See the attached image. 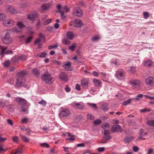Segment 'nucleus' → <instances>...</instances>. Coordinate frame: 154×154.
<instances>
[{"instance_id": "obj_1", "label": "nucleus", "mask_w": 154, "mask_h": 154, "mask_svg": "<svg viewBox=\"0 0 154 154\" xmlns=\"http://www.w3.org/2000/svg\"><path fill=\"white\" fill-rule=\"evenodd\" d=\"M25 75V73L24 71H21L17 73V82L15 86L16 87H20L22 84L25 83V80L23 76Z\"/></svg>"}, {"instance_id": "obj_2", "label": "nucleus", "mask_w": 154, "mask_h": 154, "mask_svg": "<svg viewBox=\"0 0 154 154\" xmlns=\"http://www.w3.org/2000/svg\"><path fill=\"white\" fill-rule=\"evenodd\" d=\"M42 78L43 80L48 84H51L54 80L49 74H45L42 76Z\"/></svg>"}, {"instance_id": "obj_3", "label": "nucleus", "mask_w": 154, "mask_h": 154, "mask_svg": "<svg viewBox=\"0 0 154 154\" xmlns=\"http://www.w3.org/2000/svg\"><path fill=\"white\" fill-rule=\"evenodd\" d=\"M2 41L5 44H7L11 42L12 39L10 37V33H6L3 37L2 38Z\"/></svg>"}, {"instance_id": "obj_4", "label": "nucleus", "mask_w": 154, "mask_h": 154, "mask_svg": "<svg viewBox=\"0 0 154 154\" xmlns=\"http://www.w3.org/2000/svg\"><path fill=\"white\" fill-rule=\"evenodd\" d=\"M125 72L121 69H118L116 72L115 76L119 80L123 79L125 76Z\"/></svg>"}, {"instance_id": "obj_5", "label": "nucleus", "mask_w": 154, "mask_h": 154, "mask_svg": "<svg viewBox=\"0 0 154 154\" xmlns=\"http://www.w3.org/2000/svg\"><path fill=\"white\" fill-rule=\"evenodd\" d=\"M71 105L75 108L78 109H83L84 106L83 103L82 102L77 103L75 102H74L72 103Z\"/></svg>"}, {"instance_id": "obj_6", "label": "nucleus", "mask_w": 154, "mask_h": 154, "mask_svg": "<svg viewBox=\"0 0 154 154\" xmlns=\"http://www.w3.org/2000/svg\"><path fill=\"white\" fill-rule=\"evenodd\" d=\"M129 83L132 87L135 88L139 87L140 83V81L136 79H131Z\"/></svg>"}, {"instance_id": "obj_7", "label": "nucleus", "mask_w": 154, "mask_h": 154, "mask_svg": "<svg viewBox=\"0 0 154 154\" xmlns=\"http://www.w3.org/2000/svg\"><path fill=\"white\" fill-rule=\"evenodd\" d=\"M73 13L78 17H81L83 14L82 11L79 7L75 8L73 11Z\"/></svg>"}, {"instance_id": "obj_8", "label": "nucleus", "mask_w": 154, "mask_h": 154, "mask_svg": "<svg viewBox=\"0 0 154 154\" xmlns=\"http://www.w3.org/2000/svg\"><path fill=\"white\" fill-rule=\"evenodd\" d=\"M111 131L113 132H121L123 131L120 126L118 125H116L112 126L111 128Z\"/></svg>"}, {"instance_id": "obj_9", "label": "nucleus", "mask_w": 154, "mask_h": 154, "mask_svg": "<svg viewBox=\"0 0 154 154\" xmlns=\"http://www.w3.org/2000/svg\"><path fill=\"white\" fill-rule=\"evenodd\" d=\"M69 111L66 109H64L59 113L60 116L61 117H66L70 114Z\"/></svg>"}, {"instance_id": "obj_10", "label": "nucleus", "mask_w": 154, "mask_h": 154, "mask_svg": "<svg viewBox=\"0 0 154 154\" xmlns=\"http://www.w3.org/2000/svg\"><path fill=\"white\" fill-rule=\"evenodd\" d=\"M3 25L6 26H11L14 25V21L12 20H5L3 21Z\"/></svg>"}, {"instance_id": "obj_11", "label": "nucleus", "mask_w": 154, "mask_h": 154, "mask_svg": "<svg viewBox=\"0 0 154 154\" xmlns=\"http://www.w3.org/2000/svg\"><path fill=\"white\" fill-rule=\"evenodd\" d=\"M59 78L64 82H66L68 80V76L64 72H61L60 73Z\"/></svg>"}, {"instance_id": "obj_12", "label": "nucleus", "mask_w": 154, "mask_h": 154, "mask_svg": "<svg viewBox=\"0 0 154 154\" xmlns=\"http://www.w3.org/2000/svg\"><path fill=\"white\" fill-rule=\"evenodd\" d=\"M16 101L20 104L25 105L26 103V101L21 98L18 97L16 99Z\"/></svg>"}, {"instance_id": "obj_13", "label": "nucleus", "mask_w": 154, "mask_h": 154, "mask_svg": "<svg viewBox=\"0 0 154 154\" xmlns=\"http://www.w3.org/2000/svg\"><path fill=\"white\" fill-rule=\"evenodd\" d=\"M37 14L36 13H33L32 14H30L28 15L27 18L28 20L32 21L35 20V18L37 17Z\"/></svg>"}, {"instance_id": "obj_14", "label": "nucleus", "mask_w": 154, "mask_h": 154, "mask_svg": "<svg viewBox=\"0 0 154 154\" xmlns=\"http://www.w3.org/2000/svg\"><path fill=\"white\" fill-rule=\"evenodd\" d=\"M154 78L151 76L148 77L145 79V82L146 84L147 85H151L153 84Z\"/></svg>"}, {"instance_id": "obj_15", "label": "nucleus", "mask_w": 154, "mask_h": 154, "mask_svg": "<svg viewBox=\"0 0 154 154\" xmlns=\"http://www.w3.org/2000/svg\"><path fill=\"white\" fill-rule=\"evenodd\" d=\"M75 27H80L83 25V23L81 20L79 19H75L74 20Z\"/></svg>"}, {"instance_id": "obj_16", "label": "nucleus", "mask_w": 154, "mask_h": 154, "mask_svg": "<svg viewBox=\"0 0 154 154\" xmlns=\"http://www.w3.org/2000/svg\"><path fill=\"white\" fill-rule=\"evenodd\" d=\"M126 69L127 71L131 74H133L135 73L136 71V68L134 66H129L126 67Z\"/></svg>"}, {"instance_id": "obj_17", "label": "nucleus", "mask_w": 154, "mask_h": 154, "mask_svg": "<svg viewBox=\"0 0 154 154\" xmlns=\"http://www.w3.org/2000/svg\"><path fill=\"white\" fill-rule=\"evenodd\" d=\"M88 83L87 80L85 79H83L81 81V85L84 88H86L88 86Z\"/></svg>"}, {"instance_id": "obj_18", "label": "nucleus", "mask_w": 154, "mask_h": 154, "mask_svg": "<svg viewBox=\"0 0 154 154\" xmlns=\"http://www.w3.org/2000/svg\"><path fill=\"white\" fill-rule=\"evenodd\" d=\"M104 136L103 138L105 139L109 140L111 138V137L109 134V132L108 130H105L104 132Z\"/></svg>"}, {"instance_id": "obj_19", "label": "nucleus", "mask_w": 154, "mask_h": 154, "mask_svg": "<svg viewBox=\"0 0 154 154\" xmlns=\"http://www.w3.org/2000/svg\"><path fill=\"white\" fill-rule=\"evenodd\" d=\"M71 63L69 62L63 65V67L69 71H71L72 70V69L71 66Z\"/></svg>"}, {"instance_id": "obj_20", "label": "nucleus", "mask_w": 154, "mask_h": 154, "mask_svg": "<svg viewBox=\"0 0 154 154\" xmlns=\"http://www.w3.org/2000/svg\"><path fill=\"white\" fill-rule=\"evenodd\" d=\"M28 109V107L26 106V107H24L23 106L21 107V108L19 109V111L22 112L24 114H28L29 113Z\"/></svg>"}, {"instance_id": "obj_21", "label": "nucleus", "mask_w": 154, "mask_h": 154, "mask_svg": "<svg viewBox=\"0 0 154 154\" xmlns=\"http://www.w3.org/2000/svg\"><path fill=\"white\" fill-rule=\"evenodd\" d=\"M8 11L11 14H17V13L16 9L11 7H9L7 8Z\"/></svg>"}, {"instance_id": "obj_22", "label": "nucleus", "mask_w": 154, "mask_h": 154, "mask_svg": "<svg viewBox=\"0 0 154 154\" xmlns=\"http://www.w3.org/2000/svg\"><path fill=\"white\" fill-rule=\"evenodd\" d=\"M7 48L5 46L0 45V52L1 55L3 56L5 54V51L6 50Z\"/></svg>"}, {"instance_id": "obj_23", "label": "nucleus", "mask_w": 154, "mask_h": 154, "mask_svg": "<svg viewBox=\"0 0 154 154\" xmlns=\"http://www.w3.org/2000/svg\"><path fill=\"white\" fill-rule=\"evenodd\" d=\"M67 38L69 39H72L74 37V35L72 32H67L66 35Z\"/></svg>"}, {"instance_id": "obj_24", "label": "nucleus", "mask_w": 154, "mask_h": 154, "mask_svg": "<svg viewBox=\"0 0 154 154\" xmlns=\"http://www.w3.org/2000/svg\"><path fill=\"white\" fill-rule=\"evenodd\" d=\"M144 133L143 129H141L139 136L138 137L139 139L145 140L146 139L145 138L142 137L143 136V135H144Z\"/></svg>"}, {"instance_id": "obj_25", "label": "nucleus", "mask_w": 154, "mask_h": 154, "mask_svg": "<svg viewBox=\"0 0 154 154\" xmlns=\"http://www.w3.org/2000/svg\"><path fill=\"white\" fill-rule=\"evenodd\" d=\"M153 63L151 60H149L144 63V65L146 66L151 67L153 66Z\"/></svg>"}, {"instance_id": "obj_26", "label": "nucleus", "mask_w": 154, "mask_h": 154, "mask_svg": "<svg viewBox=\"0 0 154 154\" xmlns=\"http://www.w3.org/2000/svg\"><path fill=\"white\" fill-rule=\"evenodd\" d=\"M93 82L96 87H98L100 86L102 83V82L100 80L97 79H94Z\"/></svg>"}, {"instance_id": "obj_27", "label": "nucleus", "mask_w": 154, "mask_h": 154, "mask_svg": "<svg viewBox=\"0 0 154 154\" xmlns=\"http://www.w3.org/2000/svg\"><path fill=\"white\" fill-rule=\"evenodd\" d=\"M17 25L20 30L22 29L25 27V25L23 23L21 22H18L17 24Z\"/></svg>"}, {"instance_id": "obj_28", "label": "nucleus", "mask_w": 154, "mask_h": 154, "mask_svg": "<svg viewBox=\"0 0 154 154\" xmlns=\"http://www.w3.org/2000/svg\"><path fill=\"white\" fill-rule=\"evenodd\" d=\"M51 6V4L46 3L42 5V8L43 10H45L48 9Z\"/></svg>"}, {"instance_id": "obj_29", "label": "nucleus", "mask_w": 154, "mask_h": 154, "mask_svg": "<svg viewBox=\"0 0 154 154\" xmlns=\"http://www.w3.org/2000/svg\"><path fill=\"white\" fill-rule=\"evenodd\" d=\"M27 58L26 56L24 54H22L19 56L17 58L20 59L21 61H24L26 60Z\"/></svg>"}, {"instance_id": "obj_30", "label": "nucleus", "mask_w": 154, "mask_h": 154, "mask_svg": "<svg viewBox=\"0 0 154 154\" xmlns=\"http://www.w3.org/2000/svg\"><path fill=\"white\" fill-rule=\"evenodd\" d=\"M134 137L133 136L127 137L125 138V141L126 143H128L130 141L134 139Z\"/></svg>"}, {"instance_id": "obj_31", "label": "nucleus", "mask_w": 154, "mask_h": 154, "mask_svg": "<svg viewBox=\"0 0 154 154\" xmlns=\"http://www.w3.org/2000/svg\"><path fill=\"white\" fill-rule=\"evenodd\" d=\"M101 127L103 129L105 130L109 128V125L108 123H103Z\"/></svg>"}, {"instance_id": "obj_32", "label": "nucleus", "mask_w": 154, "mask_h": 154, "mask_svg": "<svg viewBox=\"0 0 154 154\" xmlns=\"http://www.w3.org/2000/svg\"><path fill=\"white\" fill-rule=\"evenodd\" d=\"M62 43L66 45H68L70 43V42L66 38H63L62 40Z\"/></svg>"}, {"instance_id": "obj_33", "label": "nucleus", "mask_w": 154, "mask_h": 154, "mask_svg": "<svg viewBox=\"0 0 154 154\" xmlns=\"http://www.w3.org/2000/svg\"><path fill=\"white\" fill-rule=\"evenodd\" d=\"M32 72L37 77L39 76L40 72L39 71L36 69L34 68L32 70Z\"/></svg>"}, {"instance_id": "obj_34", "label": "nucleus", "mask_w": 154, "mask_h": 154, "mask_svg": "<svg viewBox=\"0 0 154 154\" xmlns=\"http://www.w3.org/2000/svg\"><path fill=\"white\" fill-rule=\"evenodd\" d=\"M147 124L151 126H154V120H149L147 122Z\"/></svg>"}, {"instance_id": "obj_35", "label": "nucleus", "mask_w": 154, "mask_h": 154, "mask_svg": "<svg viewBox=\"0 0 154 154\" xmlns=\"http://www.w3.org/2000/svg\"><path fill=\"white\" fill-rule=\"evenodd\" d=\"M47 55V54L45 52H42L41 54L37 55V56L40 58H45Z\"/></svg>"}, {"instance_id": "obj_36", "label": "nucleus", "mask_w": 154, "mask_h": 154, "mask_svg": "<svg viewBox=\"0 0 154 154\" xmlns=\"http://www.w3.org/2000/svg\"><path fill=\"white\" fill-rule=\"evenodd\" d=\"M29 122V119L27 118H24L21 119V122L22 123L26 124Z\"/></svg>"}, {"instance_id": "obj_37", "label": "nucleus", "mask_w": 154, "mask_h": 154, "mask_svg": "<svg viewBox=\"0 0 154 154\" xmlns=\"http://www.w3.org/2000/svg\"><path fill=\"white\" fill-rule=\"evenodd\" d=\"M22 139L24 142H28L29 140V138L24 136H22Z\"/></svg>"}, {"instance_id": "obj_38", "label": "nucleus", "mask_w": 154, "mask_h": 154, "mask_svg": "<svg viewBox=\"0 0 154 154\" xmlns=\"http://www.w3.org/2000/svg\"><path fill=\"white\" fill-rule=\"evenodd\" d=\"M38 103L45 106L47 104V102L44 100H42L41 101L38 102Z\"/></svg>"}, {"instance_id": "obj_39", "label": "nucleus", "mask_w": 154, "mask_h": 154, "mask_svg": "<svg viewBox=\"0 0 154 154\" xmlns=\"http://www.w3.org/2000/svg\"><path fill=\"white\" fill-rule=\"evenodd\" d=\"M87 104L89 106L92 107L94 109H96L97 108L96 105L95 103H88Z\"/></svg>"}, {"instance_id": "obj_40", "label": "nucleus", "mask_w": 154, "mask_h": 154, "mask_svg": "<svg viewBox=\"0 0 154 154\" xmlns=\"http://www.w3.org/2000/svg\"><path fill=\"white\" fill-rule=\"evenodd\" d=\"M13 141L15 143H18L19 142L18 137L17 136L14 137L12 138Z\"/></svg>"}, {"instance_id": "obj_41", "label": "nucleus", "mask_w": 154, "mask_h": 154, "mask_svg": "<svg viewBox=\"0 0 154 154\" xmlns=\"http://www.w3.org/2000/svg\"><path fill=\"white\" fill-rule=\"evenodd\" d=\"M32 37L30 36L27 38L26 39V44L30 43L32 38Z\"/></svg>"}, {"instance_id": "obj_42", "label": "nucleus", "mask_w": 154, "mask_h": 154, "mask_svg": "<svg viewBox=\"0 0 154 154\" xmlns=\"http://www.w3.org/2000/svg\"><path fill=\"white\" fill-rule=\"evenodd\" d=\"M102 109L104 111H106L108 110V109L107 106L105 105H102L101 106Z\"/></svg>"}, {"instance_id": "obj_43", "label": "nucleus", "mask_w": 154, "mask_h": 154, "mask_svg": "<svg viewBox=\"0 0 154 154\" xmlns=\"http://www.w3.org/2000/svg\"><path fill=\"white\" fill-rule=\"evenodd\" d=\"M12 31L13 32H19L21 31V30L17 27H14L12 29Z\"/></svg>"}, {"instance_id": "obj_44", "label": "nucleus", "mask_w": 154, "mask_h": 154, "mask_svg": "<svg viewBox=\"0 0 154 154\" xmlns=\"http://www.w3.org/2000/svg\"><path fill=\"white\" fill-rule=\"evenodd\" d=\"M6 16L5 14L3 13H0V20H2L6 18Z\"/></svg>"}, {"instance_id": "obj_45", "label": "nucleus", "mask_w": 154, "mask_h": 154, "mask_svg": "<svg viewBox=\"0 0 154 154\" xmlns=\"http://www.w3.org/2000/svg\"><path fill=\"white\" fill-rule=\"evenodd\" d=\"M10 64V62L9 60H6L4 63V66L5 67L9 66Z\"/></svg>"}, {"instance_id": "obj_46", "label": "nucleus", "mask_w": 154, "mask_h": 154, "mask_svg": "<svg viewBox=\"0 0 154 154\" xmlns=\"http://www.w3.org/2000/svg\"><path fill=\"white\" fill-rule=\"evenodd\" d=\"M16 152L14 153V154H16L17 153H23L22 151V149L20 148H18L16 149Z\"/></svg>"}, {"instance_id": "obj_47", "label": "nucleus", "mask_w": 154, "mask_h": 154, "mask_svg": "<svg viewBox=\"0 0 154 154\" xmlns=\"http://www.w3.org/2000/svg\"><path fill=\"white\" fill-rule=\"evenodd\" d=\"M101 122V121L99 119H97V120H95L94 122V125H97L100 124Z\"/></svg>"}, {"instance_id": "obj_48", "label": "nucleus", "mask_w": 154, "mask_h": 154, "mask_svg": "<svg viewBox=\"0 0 154 154\" xmlns=\"http://www.w3.org/2000/svg\"><path fill=\"white\" fill-rule=\"evenodd\" d=\"M75 136V135L72 134L70 137L68 138H66V140H74L75 139L74 137Z\"/></svg>"}, {"instance_id": "obj_49", "label": "nucleus", "mask_w": 154, "mask_h": 154, "mask_svg": "<svg viewBox=\"0 0 154 154\" xmlns=\"http://www.w3.org/2000/svg\"><path fill=\"white\" fill-rule=\"evenodd\" d=\"M143 17L144 19H147L149 17V14L147 12H144L143 13Z\"/></svg>"}, {"instance_id": "obj_50", "label": "nucleus", "mask_w": 154, "mask_h": 154, "mask_svg": "<svg viewBox=\"0 0 154 154\" xmlns=\"http://www.w3.org/2000/svg\"><path fill=\"white\" fill-rule=\"evenodd\" d=\"M131 101V99H128L123 102V104L124 106H126L130 103Z\"/></svg>"}, {"instance_id": "obj_51", "label": "nucleus", "mask_w": 154, "mask_h": 154, "mask_svg": "<svg viewBox=\"0 0 154 154\" xmlns=\"http://www.w3.org/2000/svg\"><path fill=\"white\" fill-rule=\"evenodd\" d=\"M143 96V95L142 94H140L136 96L135 99L137 100H139L140 98H142Z\"/></svg>"}, {"instance_id": "obj_52", "label": "nucleus", "mask_w": 154, "mask_h": 154, "mask_svg": "<svg viewBox=\"0 0 154 154\" xmlns=\"http://www.w3.org/2000/svg\"><path fill=\"white\" fill-rule=\"evenodd\" d=\"M59 12L61 14V18L63 19H64L66 18V16L64 15V13L61 11H59Z\"/></svg>"}, {"instance_id": "obj_53", "label": "nucleus", "mask_w": 154, "mask_h": 154, "mask_svg": "<svg viewBox=\"0 0 154 154\" xmlns=\"http://www.w3.org/2000/svg\"><path fill=\"white\" fill-rule=\"evenodd\" d=\"M119 60L116 59L115 61H112L111 63L112 64H114L116 65H117L119 64Z\"/></svg>"}, {"instance_id": "obj_54", "label": "nucleus", "mask_w": 154, "mask_h": 154, "mask_svg": "<svg viewBox=\"0 0 154 154\" xmlns=\"http://www.w3.org/2000/svg\"><path fill=\"white\" fill-rule=\"evenodd\" d=\"M51 19H47L43 22V24L44 25H47L49 23L51 22Z\"/></svg>"}, {"instance_id": "obj_55", "label": "nucleus", "mask_w": 154, "mask_h": 154, "mask_svg": "<svg viewBox=\"0 0 154 154\" xmlns=\"http://www.w3.org/2000/svg\"><path fill=\"white\" fill-rule=\"evenodd\" d=\"M100 38L99 36H95L92 38V40L93 41L96 42L97 41L100 39Z\"/></svg>"}, {"instance_id": "obj_56", "label": "nucleus", "mask_w": 154, "mask_h": 154, "mask_svg": "<svg viewBox=\"0 0 154 154\" xmlns=\"http://www.w3.org/2000/svg\"><path fill=\"white\" fill-rule=\"evenodd\" d=\"M87 117L89 119L93 120L94 119V116L90 114H88V115Z\"/></svg>"}, {"instance_id": "obj_57", "label": "nucleus", "mask_w": 154, "mask_h": 154, "mask_svg": "<svg viewBox=\"0 0 154 154\" xmlns=\"http://www.w3.org/2000/svg\"><path fill=\"white\" fill-rule=\"evenodd\" d=\"M58 45H51L48 46V49L49 50L51 49L54 48H56L57 47Z\"/></svg>"}, {"instance_id": "obj_58", "label": "nucleus", "mask_w": 154, "mask_h": 154, "mask_svg": "<svg viewBox=\"0 0 154 154\" xmlns=\"http://www.w3.org/2000/svg\"><path fill=\"white\" fill-rule=\"evenodd\" d=\"M76 119L77 120L80 121L82 119V116L80 115H78L76 116Z\"/></svg>"}, {"instance_id": "obj_59", "label": "nucleus", "mask_w": 154, "mask_h": 154, "mask_svg": "<svg viewBox=\"0 0 154 154\" xmlns=\"http://www.w3.org/2000/svg\"><path fill=\"white\" fill-rule=\"evenodd\" d=\"M41 146L43 147H45V148H48L49 147V145L45 143H41L40 144Z\"/></svg>"}, {"instance_id": "obj_60", "label": "nucleus", "mask_w": 154, "mask_h": 154, "mask_svg": "<svg viewBox=\"0 0 154 154\" xmlns=\"http://www.w3.org/2000/svg\"><path fill=\"white\" fill-rule=\"evenodd\" d=\"M75 88L78 91H80L81 90L80 85L79 84H76Z\"/></svg>"}, {"instance_id": "obj_61", "label": "nucleus", "mask_w": 154, "mask_h": 154, "mask_svg": "<svg viewBox=\"0 0 154 154\" xmlns=\"http://www.w3.org/2000/svg\"><path fill=\"white\" fill-rule=\"evenodd\" d=\"M105 150V148L104 147H100L98 149V150L99 152H103Z\"/></svg>"}, {"instance_id": "obj_62", "label": "nucleus", "mask_w": 154, "mask_h": 154, "mask_svg": "<svg viewBox=\"0 0 154 154\" xmlns=\"http://www.w3.org/2000/svg\"><path fill=\"white\" fill-rule=\"evenodd\" d=\"M6 140V138L5 137H2L0 136V142H3L5 141Z\"/></svg>"}, {"instance_id": "obj_63", "label": "nucleus", "mask_w": 154, "mask_h": 154, "mask_svg": "<svg viewBox=\"0 0 154 154\" xmlns=\"http://www.w3.org/2000/svg\"><path fill=\"white\" fill-rule=\"evenodd\" d=\"M75 45H74L69 47V48L70 50L72 51H74L75 50Z\"/></svg>"}, {"instance_id": "obj_64", "label": "nucleus", "mask_w": 154, "mask_h": 154, "mask_svg": "<svg viewBox=\"0 0 154 154\" xmlns=\"http://www.w3.org/2000/svg\"><path fill=\"white\" fill-rule=\"evenodd\" d=\"M8 123V124L12 125H13V123L11 120L8 119L7 120Z\"/></svg>"}]
</instances>
